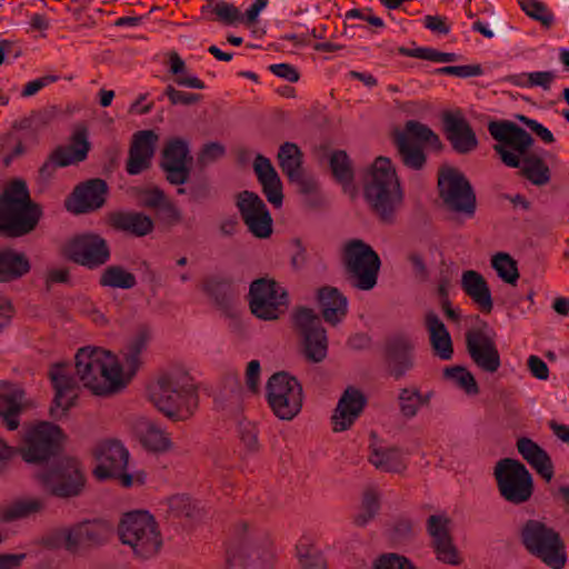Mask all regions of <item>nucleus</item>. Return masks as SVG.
I'll use <instances>...</instances> for the list:
<instances>
[{
    "mask_svg": "<svg viewBox=\"0 0 569 569\" xmlns=\"http://www.w3.org/2000/svg\"><path fill=\"white\" fill-rule=\"evenodd\" d=\"M488 131L498 142L493 150L503 164L520 168L522 162L520 174L535 186H545L550 181V169L543 159L528 152L535 143L529 132L509 120L490 121Z\"/></svg>",
    "mask_w": 569,
    "mask_h": 569,
    "instance_id": "obj_1",
    "label": "nucleus"
},
{
    "mask_svg": "<svg viewBox=\"0 0 569 569\" xmlns=\"http://www.w3.org/2000/svg\"><path fill=\"white\" fill-rule=\"evenodd\" d=\"M149 398L173 422L189 420L199 406L198 388L192 377L182 370L160 375L149 389Z\"/></svg>",
    "mask_w": 569,
    "mask_h": 569,
    "instance_id": "obj_2",
    "label": "nucleus"
},
{
    "mask_svg": "<svg viewBox=\"0 0 569 569\" xmlns=\"http://www.w3.org/2000/svg\"><path fill=\"white\" fill-rule=\"evenodd\" d=\"M76 372L83 386L96 396L116 395L127 387L123 368L117 357L99 347L88 346L78 350Z\"/></svg>",
    "mask_w": 569,
    "mask_h": 569,
    "instance_id": "obj_3",
    "label": "nucleus"
},
{
    "mask_svg": "<svg viewBox=\"0 0 569 569\" xmlns=\"http://www.w3.org/2000/svg\"><path fill=\"white\" fill-rule=\"evenodd\" d=\"M363 196L371 213L381 223L396 222L397 212L403 203V192L390 158H376L363 186Z\"/></svg>",
    "mask_w": 569,
    "mask_h": 569,
    "instance_id": "obj_4",
    "label": "nucleus"
},
{
    "mask_svg": "<svg viewBox=\"0 0 569 569\" xmlns=\"http://www.w3.org/2000/svg\"><path fill=\"white\" fill-rule=\"evenodd\" d=\"M42 216L40 204L30 199L27 183L16 179L0 196V234L19 238L33 231Z\"/></svg>",
    "mask_w": 569,
    "mask_h": 569,
    "instance_id": "obj_5",
    "label": "nucleus"
},
{
    "mask_svg": "<svg viewBox=\"0 0 569 569\" xmlns=\"http://www.w3.org/2000/svg\"><path fill=\"white\" fill-rule=\"evenodd\" d=\"M34 479L47 495L61 500L82 496L87 486L83 466L72 456H60L37 471Z\"/></svg>",
    "mask_w": 569,
    "mask_h": 569,
    "instance_id": "obj_6",
    "label": "nucleus"
},
{
    "mask_svg": "<svg viewBox=\"0 0 569 569\" xmlns=\"http://www.w3.org/2000/svg\"><path fill=\"white\" fill-rule=\"evenodd\" d=\"M67 436L62 428L49 421H40L24 430L14 456L31 466L46 467L59 458L64 449Z\"/></svg>",
    "mask_w": 569,
    "mask_h": 569,
    "instance_id": "obj_7",
    "label": "nucleus"
},
{
    "mask_svg": "<svg viewBox=\"0 0 569 569\" xmlns=\"http://www.w3.org/2000/svg\"><path fill=\"white\" fill-rule=\"evenodd\" d=\"M519 539L529 555L552 569H562L567 563L566 545L560 533L543 521L528 519L519 531Z\"/></svg>",
    "mask_w": 569,
    "mask_h": 569,
    "instance_id": "obj_8",
    "label": "nucleus"
},
{
    "mask_svg": "<svg viewBox=\"0 0 569 569\" xmlns=\"http://www.w3.org/2000/svg\"><path fill=\"white\" fill-rule=\"evenodd\" d=\"M391 140L403 166L415 171L422 170L427 162L421 143L430 146L438 152L445 148L439 136L427 124L417 120H408L403 129L396 128L391 132Z\"/></svg>",
    "mask_w": 569,
    "mask_h": 569,
    "instance_id": "obj_9",
    "label": "nucleus"
},
{
    "mask_svg": "<svg viewBox=\"0 0 569 569\" xmlns=\"http://www.w3.org/2000/svg\"><path fill=\"white\" fill-rule=\"evenodd\" d=\"M118 535L120 541L129 545L142 559L156 556L162 546L158 525L148 511L124 513L118 526Z\"/></svg>",
    "mask_w": 569,
    "mask_h": 569,
    "instance_id": "obj_10",
    "label": "nucleus"
},
{
    "mask_svg": "<svg viewBox=\"0 0 569 569\" xmlns=\"http://www.w3.org/2000/svg\"><path fill=\"white\" fill-rule=\"evenodd\" d=\"M500 496L509 503L519 506L528 502L533 495V478L526 466L512 458H503L493 471Z\"/></svg>",
    "mask_w": 569,
    "mask_h": 569,
    "instance_id": "obj_11",
    "label": "nucleus"
},
{
    "mask_svg": "<svg viewBox=\"0 0 569 569\" xmlns=\"http://www.w3.org/2000/svg\"><path fill=\"white\" fill-rule=\"evenodd\" d=\"M266 398L276 417L292 420L302 408V386L287 371H278L267 381Z\"/></svg>",
    "mask_w": 569,
    "mask_h": 569,
    "instance_id": "obj_12",
    "label": "nucleus"
},
{
    "mask_svg": "<svg viewBox=\"0 0 569 569\" xmlns=\"http://www.w3.org/2000/svg\"><path fill=\"white\" fill-rule=\"evenodd\" d=\"M114 526L106 518L86 519L63 529L64 549L78 555L107 545L113 537Z\"/></svg>",
    "mask_w": 569,
    "mask_h": 569,
    "instance_id": "obj_13",
    "label": "nucleus"
},
{
    "mask_svg": "<svg viewBox=\"0 0 569 569\" xmlns=\"http://www.w3.org/2000/svg\"><path fill=\"white\" fill-rule=\"evenodd\" d=\"M341 262L346 273L357 284H377L381 260L371 246L361 239H351L343 244Z\"/></svg>",
    "mask_w": 569,
    "mask_h": 569,
    "instance_id": "obj_14",
    "label": "nucleus"
},
{
    "mask_svg": "<svg viewBox=\"0 0 569 569\" xmlns=\"http://www.w3.org/2000/svg\"><path fill=\"white\" fill-rule=\"evenodd\" d=\"M439 196L446 207L468 218L476 212L477 200L472 186L459 170L445 168L438 174Z\"/></svg>",
    "mask_w": 569,
    "mask_h": 569,
    "instance_id": "obj_15",
    "label": "nucleus"
},
{
    "mask_svg": "<svg viewBox=\"0 0 569 569\" xmlns=\"http://www.w3.org/2000/svg\"><path fill=\"white\" fill-rule=\"evenodd\" d=\"M293 329L302 338L303 353L311 362L322 361L328 351V339L321 318L311 308L299 306L292 312Z\"/></svg>",
    "mask_w": 569,
    "mask_h": 569,
    "instance_id": "obj_16",
    "label": "nucleus"
},
{
    "mask_svg": "<svg viewBox=\"0 0 569 569\" xmlns=\"http://www.w3.org/2000/svg\"><path fill=\"white\" fill-rule=\"evenodd\" d=\"M381 359L388 377L398 381L416 367V345L407 333H396L386 338Z\"/></svg>",
    "mask_w": 569,
    "mask_h": 569,
    "instance_id": "obj_17",
    "label": "nucleus"
},
{
    "mask_svg": "<svg viewBox=\"0 0 569 569\" xmlns=\"http://www.w3.org/2000/svg\"><path fill=\"white\" fill-rule=\"evenodd\" d=\"M66 256L80 266L96 269L109 261L111 252L104 238L89 232L72 238L66 247Z\"/></svg>",
    "mask_w": 569,
    "mask_h": 569,
    "instance_id": "obj_18",
    "label": "nucleus"
},
{
    "mask_svg": "<svg viewBox=\"0 0 569 569\" xmlns=\"http://www.w3.org/2000/svg\"><path fill=\"white\" fill-rule=\"evenodd\" d=\"M246 299L250 312L263 321L278 320L289 307V295L283 287H249Z\"/></svg>",
    "mask_w": 569,
    "mask_h": 569,
    "instance_id": "obj_19",
    "label": "nucleus"
},
{
    "mask_svg": "<svg viewBox=\"0 0 569 569\" xmlns=\"http://www.w3.org/2000/svg\"><path fill=\"white\" fill-rule=\"evenodd\" d=\"M236 206L248 230L256 238L267 239L272 234V217L256 192L249 190L239 192Z\"/></svg>",
    "mask_w": 569,
    "mask_h": 569,
    "instance_id": "obj_20",
    "label": "nucleus"
},
{
    "mask_svg": "<svg viewBox=\"0 0 569 569\" xmlns=\"http://www.w3.org/2000/svg\"><path fill=\"white\" fill-rule=\"evenodd\" d=\"M48 376L54 389L49 415L54 420H61L67 417L69 409L74 406L77 382L67 372V363L64 362L51 365Z\"/></svg>",
    "mask_w": 569,
    "mask_h": 569,
    "instance_id": "obj_21",
    "label": "nucleus"
},
{
    "mask_svg": "<svg viewBox=\"0 0 569 569\" xmlns=\"http://www.w3.org/2000/svg\"><path fill=\"white\" fill-rule=\"evenodd\" d=\"M160 168L166 173V179L173 186L184 184L190 176L188 162L192 160L188 142L181 138H172L167 141L162 150Z\"/></svg>",
    "mask_w": 569,
    "mask_h": 569,
    "instance_id": "obj_22",
    "label": "nucleus"
},
{
    "mask_svg": "<svg viewBox=\"0 0 569 569\" xmlns=\"http://www.w3.org/2000/svg\"><path fill=\"white\" fill-rule=\"evenodd\" d=\"M108 191V184L103 179H89L76 186L66 200V208L74 214L93 212L104 206Z\"/></svg>",
    "mask_w": 569,
    "mask_h": 569,
    "instance_id": "obj_23",
    "label": "nucleus"
},
{
    "mask_svg": "<svg viewBox=\"0 0 569 569\" xmlns=\"http://www.w3.org/2000/svg\"><path fill=\"white\" fill-rule=\"evenodd\" d=\"M92 456L98 465L92 475L100 481L109 480L119 470L127 469L129 451L119 440L108 439L96 445Z\"/></svg>",
    "mask_w": 569,
    "mask_h": 569,
    "instance_id": "obj_24",
    "label": "nucleus"
},
{
    "mask_svg": "<svg viewBox=\"0 0 569 569\" xmlns=\"http://www.w3.org/2000/svg\"><path fill=\"white\" fill-rule=\"evenodd\" d=\"M269 545L263 532L249 531L248 523L242 522L237 527L236 541L227 550V563L229 567H247L251 556L259 555V549Z\"/></svg>",
    "mask_w": 569,
    "mask_h": 569,
    "instance_id": "obj_25",
    "label": "nucleus"
},
{
    "mask_svg": "<svg viewBox=\"0 0 569 569\" xmlns=\"http://www.w3.org/2000/svg\"><path fill=\"white\" fill-rule=\"evenodd\" d=\"M466 348L472 361L482 371L495 373L501 366L500 353L491 337L480 329L466 332Z\"/></svg>",
    "mask_w": 569,
    "mask_h": 569,
    "instance_id": "obj_26",
    "label": "nucleus"
},
{
    "mask_svg": "<svg viewBox=\"0 0 569 569\" xmlns=\"http://www.w3.org/2000/svg\"><path fill=\"white\" fill-rule=\"evenodd\" d=\"M442 130L452 150L458 154H469L479 146L475 130L460 112H445Z\"/></svg>",
    "mask_w": 569,
    "mask_h": 569,
    "instance_id": "obj_27",
    "label": "nucleus"
},
{
    "mask_svg": "<svg viewBox=\"0 0 569 569\" xmlns=\"http://www.w3.org/2000/svg\"><path fill=\"white\" fill-rule=\"evenodd\" d=\"M449 519L445 516L432 515L427 520V531L431 537V547L440 562L459 566L462 558L453 543L448 529Z\"/></svg>",
    "mask_w": 569,
    "mask_h": 569,
    "instance_id": "obj_28",
    "label": "nucleus"
},
{
    "mask_svg": "<svg viewBox=\"0 0 569 569\" xmlns=\"http://www.w3.org/2000/svg\"><path fill=\"white\" fill-rule=\"evenodd\" d=\"M158 141L159 136L153 130H140L133 133L126 163L128 174L136 176L151 167Z\"/></svg>",
    "mask_w": 569,
    "mask_h": 569,
    "instance_id": "obj_29",
    "label": "nucleus"
},
{
    "mask_svg": "<svg viewBox=\"0 0 569 569\" xmlns=\"http://www.w3.org/2000/svg\"><path fill=\"white\" fill-rule=\"evenodd\" d=\"M367 405V398L362 391L355 387H348L340 397L331 417L335 432L348 430L359 418Z\"/></svg>",
    "mask_w": 569,
    "mask_h": 569,
    "instance_id": "obj_30",
    "label": "nucleus"
},
{
    "mask_svg": "<svg viewBox=\"0 0 569 569\" xmlns=\"http://www.w3.org/2000/svg\"><path fill=\"white\" fill-rule=\"evenodd\" d=\"M106 223L112 230L141 238L154 229L153 220L140 211L114 210L106 214Z\"/></svg>",
    "mask_w": 569,
    "mask_h": 569,
    "instance_id": "obj_31",
    "label": "nucleus"
},
{
    "mask_svg": "<svg viewBox=\"0 0 569 569\" xmlns=\"http://www.w3.org/2000/svg\"><path fill=\"white\" fill-rule=\"evenodd\" d=\"M23 398L24 391L18 385L0 382V417L9 430H16L20 425Z\"/></svg>",
    "mask_w": 569,
    "mask_h": 569,
    "instance_id": "obj_32",
    "label": "nucleus"
},
{
    "mask_svg": "<svg viewBox=\"0 0 569 569\" xmlns=\"http://www.w3.org/2000/svg\"><path fill=\"white\" fill-rule=\"evenodd\" d=\"M90 150L86 128L77 129L71 137V144L57 147L48 157L57 167H67L87 159Z\"/></svg>",
    "mask_w": 569,
    "mask_h": 569,
    "instance_id": "obj_33",
    "label": "nucleus"
},
{
    "mask_svg": "<svg viewBox=\"0 0 569 569\" xmlns=\"http://www.w3.org/2000/svg\"><path fill=\"white\" fill-rule=\"evenodd\" d=\"M517 449L521 457L536 470L546 481L553 477V463L548 452L537 442L527 437L517 440Z\"/></svg>",
    "mask_w": 569,
    "mask_h": 569,
    "instance_id": "obj_34",
    "label": "nucleus"
},
{
    "mask_svg": "<svg viewBox=\"0 0 569 569\" xmlns=\"http://www.w3.org/2000/svg\"><path fill=\"white\" fill-rule=\"evenodd\" d=\"M317 300L321 309L322 317L329 325H338L347 315V298L337 287H320L317 291Z\"/></svg>",
    "mask_w": 569,
    "mask_h": 569,
    "instance_id": "obj_35",
    "label": "nucleus"
},
{
    "mask_svg": "<svg viewBox=\"0 0 569 569\" xmlns=\"http://www.w3.org/2000/svg\"><path fill=\"white\" fill-rule=\"evenodd\" d=\"M426 328L429 332V340L432 351L442 360H450L453 356L452 340L445 323L438 315L429 311L425 320Z\"/></svg>",
    "mask_w": 569,
    "mask_h": 569,
    "instance_id": "obj_36",
    "label": "nucleus"
},
{
    "mask_svg": "<svg viewBox=\"0 0 569 569\" xmlns=\"http://www.w3.org/2000/svg\"><path fill=\"white\" fill-rule=\"evenodd\" d=\"M140 443L149 451L164 452L172 448V442L167 433L153 421L139 418L133 426Z\"/></svg>",
    "mask_w": 569,
    "mask_h": 569,
    "instance_id": "obj_37",
    "label": "nucleus"
},
{
    "mask_svg": "<svg viewBox=\"0 0 569 569\" xmlns=\"http://www.w3.org/2000/svg\"><path fill=\"white\" fill-rule=\"evenodd\" d=\"M31 269L29 258L13 249L0 251V282L17 281Z\"/></svg>",
    "mask_w": 569,
    "mask_h": 569,
    "instance_id": "obj_38",
    "label": "nucleus"
},
{
    "mask_svg": "<svg viewBox=\"0 0 569 569\" xmlns=\"http://www.w3.org/2000/svg\"><path fill=\"white\" fill-rule=\"evenodd\" d=\"M44 508V501L40 498L19 499L0 510V520L3 522H12L40 513Z\"/></svg>",
    "mask_w": 569,
    "mask_h": 569,
    "instance_id": "obj_39",
    "label": "nucleus"
},
{
    "mask_svg": "<svg viewBox=\"0 0 569 569\" xmlns=\"http://www.w3.org/2000/svg\"><path fill=\"white\" fill-rule=\"evenodd\" d=\"M277 158L279 167L281 168L282 172L287 176L288 179L295 177L296 173L303 171V153L296 143H282L279 148Z\"/></svg>",
    "mask_w": 569,
    "mask_h": 569,
    "instance_id": "obj_40",
    "label": "nucleus"
},
{
    "mask_svg": "<svg viewBox=\"0 0 569 569\" xmlns=\"http://www.w3.org/2000/svg\"><path fill=\"white\" fill-rule=\"evenodd\" d=\"M369 461L377 468L387 472H398L403 469L401 451L397 447L373 448Z\"/></svg>",
    "mask_w": 569,
    "mask_h": 569,
    "instance_id": "obj_41",
    "label": "nucleus"
},
{
    "mask_svg": "<svg viewBox=\"0 0 569 569\" xmlns=\"http://www.w3.org/2000/svg\"><path fill=\"white\" fill-rule=\"evenodd\" d=\"M330 169L335 179L341 184H351L355 179L352 161L345 150H336L329 159Z\"/></svg>",
    "mask_w": 569,
    "mask_h": 569,
    "instance_id": "obj_42",
    "label": "nucleus"
},
{
    "mask_svg": "<svg viewBox=\"0 0 569 569\" xmlns=\"http://www.w3.org/2000/svg\"><path fill=\"white\" fill-rule=\"evenodd\" d=\"M443 378L452 380L469 395H478L479 387L473 375L462 366L447 367L443 369Z\"/></svg>",
    "mask_w": 569,
    "mask_h": 569,
    "instance_id": "obj_43",
    "label": "nucleus"
},
{
    "mask_svg": "<svg viewBox=\"0 0 569 569\" xmlns=\"http://www.w3.org/2000/svg\"><path fill=\"white\" fill-rule=\"evenodd\" d=\"M491 266L500 279L509 284H515L519 278L517 261L506 252H498L491 259Z\"/></svg>",
    "mask_w": 569,
    "mask_h": 569,
    "instance_id": "obj_44",
    "label": "nucleus"
},
{
    "mask_svg": "<svg viewBox=\"0 0 569 569\" xmlns=\"http://www.w3.org/2000/svg\"><path fill=\"white\" fill-rule=\"evenodd\" d=\"M0 147L2 150H8V153L3 158V164L6 167H9L14 158L26 152L23 138L14 131H9L0 137Z\"/></svg>",
    "mask_w": 569,
    "mask_h": 569,
    "instance_id": "obj_45",
    "label": "nucleus"
},
{
    "mask_svg": "<svg viewBox=\"0 0 569 569\" xmlns=\"http://www.w3.org/2000/svg\"><path fill=\"white\" fill-rule=\"evenodd\" d=\"M371 569H419L409 558L396 552L379 555L371 565Z\"/></svg>",
    "mask_w": 569,
    "mask_h": 569,
    "instance_id": "obj_46",
    "label": "nucleus"
},
{
    "mask_svg": "<svg viewBox=\"0 0 569 569\" xmlns=\"http://www.w3.org/2000/svg\"><path fill=\"white\" fill-rule=\"evenodd\" d=\"M208 297L212 298L217 307L230 313L237 302V296L230 287H203Z\"/></svg>",
    "mask_w": 569,
    "mask_h": 569,
    "instance_id": "obj_47",
    "label": "nucleus"
},
{
    "mask_svg": "<svg viewBox=\"0 0 569 569\" xmlns=\"http://www.w3.org/2000/svg\"><path fill=\"white\" fill-rule=\"evenodd\" d=\"M521 9L532 19L540 21L546 28H549L553 22V16L548 11L545 3L538 0H518Z\"/></svg>",
    "mask_w": 569,
    "mask_h": 569,
    "instance_id": "obj_48",
    "label": "nucleus"
},
{
    "mask_svg": "<svg viewBox=\"0 0 569 569\" xmlns=\"http://www.w3.org/2000/svg\"><path fill=\"white\" fill-rule=\"evenodd\" d=\"M137 278L121 266L107 267L100 278V284H136Z\"/></svg>",
    "mask_w": 569,
    "mask_h": 569,
    "instance_id": "obj_49",
    "label": "nucleus"
},
{
    "mask_svg": "<svg viewBox=\"0 0 569 569\" xmlns=\"http://www.w3.org/2000/svg\"><path fill=\"white\" fill-rule=\"evenodd\" d=\"M259 182L262 187V192L266 196L267 200L274 208H280L283 201L282 182L280 180V177H269L267 179L259 180Z\"/></svg>",
    "mask_w": 569,
    "mask_h": 569,
    "instance_id": "obj_50",
    "label": "nucleus"
},
{
    "mask_svg": "<svg viewBox=\"0 0 569 569\" xmlns=\"http://www.w3.org/2000/svg\"><path fill=\"white\" fill-rule=\"evenodd\" d=\"M398 406L400 413L405 418L411 419L417 416L419 407L417 397L413 396V388H402L399 390Z\"/></svg>",
    "mask_w": 569,
    "mask_h": 569,
    "instance_id": "obj_51",
    "label": "nucleus"
},
{
    "mask_svg": "<svg viewBox=\"0 0 569 569\" xmlns=\"http://www.w3.org/2000/svg\"><path fill=\"white\" fill-rule=\"evenodd\" d=\"M49 122V118L47 114L42 112H33L29 117H26L19 121H16L12 124L10 131H14L19 133L22 130H30L32 132L38 131L40 128L44 127Z\"/></svg>",
    "mask_w": 569,
    "mask_h": 569,
    "instance_id": "obj_52",
    "label": "nucleus"
},
{
    "mask_svg": "<svg viewBox=\"0 0 569 569\" xmlns=\"http://www.w3.org/2000/svg\"><path fill=\"white\" fill-rule=\"evenodd\" d=\"M466 293L479 306L482 312L490 313L492 299L489 287H463Z\"/></svg>",
    "mask_w": 569,
    "mask_h": 569,
    "instance_id": "obj_53",
    "label": "nucleus"
},
{
    "mask_svg": "<svg viewBox=\"0 0 569 569\" xmlns=\"http://www.w3.org/2000/svg\"><path fill=\"white\" fill-rule=\"evenodd\" d=\"M226 153V148L220 142H209L203 144L199 156L198 163L201 167H206L207 164L217 161L222 158Z\"/></svg>",
    "mask_w": 569,
    "mask_h": 569,
    "instance_id": "obj_54",
    "label": "nucleus"
},
{
    "mask_svg": "<svg viewBox=\"0 0 569 569\" xmlns=\"http://www.w3.org/2000/svg\"><path fill=\"white\" fill-rule=\"evenodd\" d=\"M212 12L216 13L221 22L224 24H233L241 20V13L239 9L229 2L220 1L218 2Z\"/></svg>",
    "mask_w": 569,
    "mask_h": 569,
    "instance_id": "obj_55",
    "label": "nucleus"
},
{
    "mask_svg": "<svg viewBox=\"0 0 569 569\" xmlns=\"http://www.w3.org/2000/svg\"><path fill=\"white\" fill-rule=\"evenodd\" d=\"M440 74H450L459 78L478 77L483 73L480 64H466V66H447L437 69Z\"/></svg>",
    "mask_w": 569,
    "mask_h": 569,
    "instance_id": "obj_56",
    "label": "nucleus"
},
{
    "mask_svg": "<svg viewBox=\"0 0 569 569\" xmlns=\"http://www.w3.org/2000/svg\"><path fill=\"white\" fill-rule=\"evenodd\" d=\"M144 296L147 305L154 310H163L170 302L164 287H148Z\"/></svg>",
    "mask_w": 569,
    "mask_h": 569,
    "instance_id": "obj_57",
    "label": "nucleus"
},
{
    "mask_svg": "<svg viewBox=\"0 0 569 569\" xmlns=\"http://www.w3.org/2000/svg\"><path fill=\"white\" fill-rule=\"evenodd\" d=\"M240 440L249 452L259 450L258 429L251 422L241 423L239 427Z\"/></svg>",
    "mask_w": 569,
    "mask_h": 569,
    "instance_id": "obj_58",
    "label": "nucleus"
},
{
    "mask_svg": "<svg viewBox=\"0 0 569 569\" xmlns=\"http://www.w3.org/2000/svg\"><path fill=\"white\" fill-rule=\"evenodd\" d=\"M166 96L170 100L171 104H183V106H191L196 104L201 100V94L198 93H190L184 91H179L174 89L171 84H169L166 88L164 91Z\"/></svg>",
    "mask_w": 569,
    "mask_h": 569,
    "instance_id": "obj_59",
    "label": "nucleus"
},
{
    "mask_svg": "<svg viewBox=\"0 0 569 569\" xmlns=\"http://www.w3.org/2000/svg\"><path fill=\"white\" fill-rule=\"evenodd\" d=\"M290 247L292 250L290 264L295 270H300L308 262L307 247L303 244L300 238L291 239Z\"/></svg>",
    "mask_w": 569,
    "mask_h": 569,
    "instance_id": "obj_60",
    "label": "nucleus"
},
{
    "mask_svg": "<svg viewBox=\"0 0 569 569\" xmlns=\"http://www.w3.org/2000/svg\"><path fill=\"white\" fill-rule=\"evenodd\" d=\"M140 200L144 208L158 209L167 201V198L160 188L154 187L142 190L140 193Z\"/></svg>",
    "mask_w": 569,
    "mask_h": 569,
    "instance_id": "obj_61",
    "label": "nucleus"
},
{
    "mask_svg": "<svg viewBox=\"0 0 569 569\" xmlns=\"http://www.w3.org/2000/svg\"><path fill=\"white\" fill-rule=\"evenodd\" d=\"M157 216L167 226H174L182 220L180 210L168 200L157 209Z\"/></svg>",
    "mask_w": 569,
    "mask_h": 569,
    "instance_id": "obj_62",
    "label": "nucleus"
},
{
    "mask_svg": "<svg viewBox=\"0 0 569 569\" xmlns=\"http://www.w3.org/2000/svg\"><path fill=\"white\" fill-rule=\"evenodd\" d=\"M291 183L297 184L298 191L305 196H313L318 191V183L311 176L301 171L296 173L295 177L288 179Z\"/></svg>",
    "mask_w": 569,
    "mask_h": 569,
    "instance_id": "obj_63",
    "label": "nucleus"
},
{
    "mask_svg": "<svg viewBox=\"0 0 569 569\" xmlns=\"http://www.w3.org/2000/svg\"><path fill=\"white\" fill-rule=\"evenodd\" d=\"M253 170L256 172L258 181L267 179L269 177L271 178L279 176L276 169L273 168L271 161L262 154L256 156V159L253 161Z\"/></svg>",
    "mask_w": 569,
    "mask_h": 569,
    "instance_id": "obj_64",
    "label": "nucleus"
}]
</instances>
